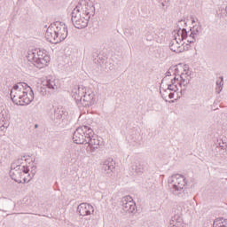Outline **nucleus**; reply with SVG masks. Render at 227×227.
Instances as JSON below:
<instances>
[{
    "label": "nucleus",
    "mask_w": 227,
    "mask_h": 227,
    "mask_svg": "<svg viewBox=\"0 0 227 227\" xmlns=\"http://www.w3.org/2000/svg\"><path fill=\"white\" fill-rule=\"evenodd\" d=\"M186 185L187 181L183 175L176 174L168 177V187L176 196H180L185 191Z\"/></svg>",
    "instance_id": "423d86ee"
},
{
    "label": "nucleus",
    "mask_w": 227,
    "mask_h": 227,
    "mask_svg": "<svg viewBox=\"0 0 227 227\" xmlns=\"http://www.w3.org/2000/svg\"><path fill=\"white\" fill-rule=\"evenodd\" d=\"M46 86L48 88V90H56V80L55 79H48L46 81V83L43 85Z\"/></svg>",
    "instance_id": "b1692460"
},
{
    "label": "nucleus",
    "mask_w": 227,
    "mask_h": 227,
    "mask_svg": "<svg viewBox=\"0 0 227 227\" xmlns=\"http://www.w3.org/2000/svg\"><path fill=\"white\" fill-rule=\"evenodd\" d=\"M58 118L61 121V122H59V125H62V127H65V125H68V112L65 108H60L58 114Z\"/></svg>",
    "instance_id": "f3484780"
},
{
    "label": "nucleus",
    "mask_w": 227,
    "mask_h": 227,
    "mask_svg": "<svg viewBox=\"0 0 227 227\" xmlns=\"http://www.w3.org/2000/svg\"><path fill=\"white\" fill-rule=\"evenodd\" d=\"M172 38L169 42V49L172 52H176V54H180V52H184V38L185 35H187V29L185 28H178L177 30H174L172 32Z\"/></svg>",
    "instance_id": "20e7f679"
},
{
    "label": "nucleus",
    "mask_w": 227,
    "mask_h": 227,
    "mask_svg": "<svg viewBox=\"0 0 227 227\" xmlns=\"http://www.w3.org/2000/svg\"><path fill=\"white\" fill-rule=\"evenodd\" d=\"M162 6H166V4H164V3H162Z\"/></svg>",
    "instance_id": "c9c22d12"
},
{
    "label": "nucleus",
    "mask_w": 227,
    "mask_h": 227,
    "mask_svg": "<svg viewBox=\"0 0 227 227\" xmlns=\"http://www.w3.org/2000/svg\"><path fill=\"white\" fill-rule=\"evenodd\" d=\"M169 92H170V91H168V92H164V95H167V97H168V96H169Z\"/></svg>",
    "instance_id": "c756f323"
},
{
    "label": "nucleus",
    "mask_w": 227,
    "mask_h": 227,
    "mask_svg": "<svg viewBox=\"0 0 227 227\" xmlns=\"http://www.w3.org/2000/svg\"><path fill=\"white\" fill-rule=\"evenodd\" d=\"M191 33L186 31V35H184V40H186L187 43H194L196 42V38H198V35H196L195 30L190 29Z\"/></svg>",
    "instance_id": "412c9836"
},
{
    "label": "nucleus",
    "mask_w": 227,
    "mask_h": 227,
    "mask_svg": "<svg viewBox=\"0 0 227 227\" xmlns=\"http://www.w3.org/2000/svg\"><path fill=\"white\" fill-rule=\"evenodd\" d=\"M85 89L86 88H84V87L76 86L73 90L72 97L74 99H75L76 104H81V100L84 95Z\"/></svg>",
    "instance_id": "2eb2a0df"
},
{
    "label": "nucleus",
    "mask_w": 227,
    "mask_h": 227,
    "mask_svg": "<svg viewBox=\"0 0 227 227\" xmlns=\"http://www.w3.org/2000/svg\"><path fill=\"white\" fill-rule=\"evenodd\" d=\"M192 23L196 22L194 20H192Z\"/></svg>",
    "instance_id": "f704fd0d"
},
{
    "label": "nucleus",
    "mask_w": 227,
    "mask_h": 227,
    "mask_svg": "<svg viewBox=\"0 0 227 227\" xmlns=\"http://www.w3.org/2000/svg\"><path fill=\"white\" fill-rule=\"evenodd\" d=\"M24 162H26L25 157L18 158L16 160H14V161L11 164V168H29V167L24 165Z\"/></svg>",
    "instance_id": "aec40b11"
},
{
    "label": "nucleus",
    "mask_w": 227,
    "mask_h": 227,
    "mask_svg": "<svg viewBox=\"0 0 227 227\" xmlns=\"http://www.w3.org/2000/svg\"><path fill=\"white\" fill-rule=\"evenodd\" d=\"M132 171H135L137 175H141L145 172V165L139 160H135L131 165Z\"/></svg>",
    "instance_id": "6ab92c4d"
},
{
    "label": "nucleus",
    "mask_w": 227,
    "mask_h": 227,
    "mask_svg": "<svg viewBox=\"0 0 227 227\" xmlns=\"http://www.w3.org/2000/svg\"><path fill=\"white\" fill-rule=\"evenodd\" d=\"M54 26H56V23H54Z\"/></svg>",
    "instance_id": "4c0bfd02"
},
{
    "label": "nucleus",
    "mask_w": 227,
    "mask_h": 227,
    "mask_svg": "<svg viewBox=\"0 0 227 227\" xmlns=\"http://www.w3.org/2000/svg\"><path fill=\"white\" fill-rule=\"evenodd\" d=\"M88 129H91L88 126H82L75 129L73 134V141L76 145H87L88 137H90V131Z\"/></svg>",
    "instance_id": "0eeeda50"
},
{
    "label": "nucleus",
    "mask_w": 227,
    "mask_h": 227,
    "mask_svg": "<svg viewBox=\"0 0 227 227\" xmlns=\"http://www.w3.org/2000/svg\"><path fill=\"white\" fill-rule=\"evenodd\" d=\"M170 224L172 226H176V227H184V225H182V223H180V222L175 221V220H171Z\"/></svg>",
    "instance_id": "393cba45"
},
{
    "label": "nucleus",
    "mask_w": 227,
    "mask_h": 227,
    "mask_svg": "<svg viewBox=\"0 0 227 227\" xmlns=\"http://www.w3.org/2000/svg\"><path fill=\"white\" fill-rule=\"evenodd\" d=\"M102 171L106 175H109L114 171V161H113V159L106 160L103 162Z\"/></svg>",
    "instance_id": "dca6fc26"
},
{
    "label": "nucleus",
    "mask_w": 227,
    "mask_h": 227,
    "mask_svg": "<svg viewBox=\"0 0 227 227\" xmlns=\"http://www.w3.org/2000/svg\"><path fill=\"white\" fill-rule=\"evenodd\" d=\"M77 212L82 215V217H86L88 215H91L95 212V207L88 203H81L77 207Z\"/></svg>",
    "instance_id": "9b49d317"
},
{
    "label": "nucleus",
    "mask_w": 227,
    "mask_h": 227,
    "mask_svg": "<svg viewBox=\"0 0 227 227\" xmlns=\"http://www.w3.org/2000/svg\"><path fill=\"white\" fill-rule=\"evenodd\" d=\"M94 10L95 8L86 4V2L77 5L73 10L71 18L74 27H76V29H84V27H88V22H90V19H91Z\"/></svg>",
    "instance_id": "f03ea898"
},
{
    "label": "nucleus",
    "mask_w": 227,
    "mask_h": 227,
    "mask_svg": "<svg viewBox=\"0 0 227 227\" xmlns=\"http://www.w3.org/2000/svg\"><path fill=\"white\" fill-rule=\"evenodd\" d=\"M41 93L43 97H47V89L45 87H41Z\"/></svg>",
    "instance_id": "bb28decb"
},
{
    "label": "nucleus",
    "mask_w": 227,
    "mask_h": 227,
    "mask_svg": "<svg viewBox=\"0 0 227 227\" xmlns=\"http://www.w3.org/2000/svg\"><path fill=\"white\" fill-rule=\"evenodd\" d=\"M180 79L182 82H180L178 80V78L174 77V79L171 80V82L172 83L174 82V84H176V82H177V84L180 86V88H183V86H184V88L185 89V86H187V84H189V82H190L189 72L184 70V72L180 75Z\"/></svg>",
    "instance_id": "4468645a"
},
{
    "label": "nucleus",
    "mask_w": 227,
    "mask_h": 227,
    "mask_svg": "<svg viewBox=\"0 0 227 227\" xmlns=\"http://www.w3.org/2000/svg\"><path fill=\"white\" fill-rule=\"evenodd\" d=\"M192 31H194V33H196V36H198L199 33H201V26L199 27H193L192 28H191Z\"/></svg>",
    "instance_id": "a878e982"
},
{
    "label": "nucleus",
    "mask_w": 227,
    "mask_h": 227,
    "mask_svg": "<svg viewBox=\"0 0 227 227\" xmlns=\"http://www.w3.org/2000/svg\"><path fill=\"white\" fill-rule=\"evenodd\" d=\"M168 98H175V93L170 91L168 93Z\"/></svg>",
    "instance_id": "c85d7f7f"
},
{
    "label": "nucleus",
    "mask_w": 227,
    "mask_h": 227,
    "mask_svg": "<svg viewBox=\"0 0 227 227\" xmlns=\"http://www.w3.org/2000/svg\"><path fill=\"white\" fill-rule=\"evenodd\" d=\"M169 91H174V92L178 91V84H176L175 82H172V83L168 85L167 89L160 90V95L162 98H168V95L164 93H169Z\"/></svg>",
    "instance_id": "a211bd4d"
},
{
    "label": "nucleus",
    "mask_w": 227,
    "mask_h": 227,
    "mask_svg": "<svg viewBox=\"0 0 227 227\" xmlns=\"http://www.w3.org/2000/svg\"><path fill=\"white\" fill-rule=\"evenodd\" d=\"M167 75L169 77V75H171L170 72H167Z\"/></svg>",
    "instance_id": "2f4dec72"
},
{
    "label": "nucleus",
    "mask_w": 227,
    "mask_h": 227,
    "mask_svg": "<svg viewBox=\"0 0 227 227\" xmlns=\"http://www.w3.org/2000/svg\"><path fill=\"white\" fill-rule=\"evenodd\" d=\"M177 196H182V194H180V195H177Z\"/></svg>",
    "instance_id": "e433bc0d"
},
{
    "label": "nucleus",
    "mask_w": 227,
    "mask_h": 227,
    "mask_svg": "<svg viewBox=\"0 0 227 227\" xmlns=\"http://www.w3.org/2000/svg\"><path fill=\"white\" fill-rule=\"evenodd\" d=\"M11 98L17 106H29L35 100V93L27 83L19 82L12 87Z\"/></svg>",
    "instance_id": "f257e3e1"
},
{
    "label": "nucleus",
    "mask_w": 227,
    "mask_h": 227,
    "mask_svg": "<svg viewBox=\"0 0 227 227\" xmlns=\"http://www.w3.org/2000/svg\"><path fill=\"white\" fill-rule=\"evenodd\" d=\"M36 174V166L32 167V170L29 168H20L11 167L10 176L12 180L18 184H27L31 182L33 176Z\"/></svg>",
    "instance_id": "7ed1b4c3"
},
{
    "label": "nucleus",
    "mask_w": 227,
    "mask_h": 227,
    "mask_svg": "<svg viewBox=\"0 0 227 227\" xmlns=\"http://www.w3.org/2000/svg\"><path fill=\"white\" fill-rule=\"evenodd\" d=\"M54 113H56V108H53Z\"/></svg>",
    "instance_id": "72a5a7b5"
},
{
    "label": "nucleus",
    "mask_w": 227,
    "mask_h": 227,
    "mask_svg": "<svg viewBox=\"0 0 227 227\" xmlns=\"http://www.w3.org/2000/svg\"><path fill=\"white\" fill-rule=\"evenodd\" d=\"M223 86H224V79L223 78V76H221L216 81L215 93H217V95H219V93H221V91H223Z\"/></svg>",
    "instance_id": "5701e85b"
},
{
    "label": "nucleus",
    "mask_w": 227,
    "mask_h": 227,
    "mask_svg": "<svg viewBox=\"0 0 227 227\" xmlns=\"http://www.w3.org/2000/svg\"><path fill=\"white\" fill-rule=\"evenodd\" d=\"M121 209L128 214H134L136 212V202L130 195L122 198Z\"/></svg>",
    "instance_id": "9d476101"
},
{
    "label": "nucleus",
    "mask_w": 227,
    "mask_h": 227,
    "mask_svg": "<svg viewBox=\"0 0 227 227\" xmlns=\"http://www.w3.org/2000/svg\"><path fill=\"white\" fill-rule=\"evenodd\" d=\"M58 36L59 42H64V40H67V37L68 36V27L67 26L66 22L59 21Z\"/></svg>",
    "instance_id": "ddd939ff"
},
{
    "label": "nucleus",
    "mask_w": 227,
    "mask_h": 227,
    "mask_svg": "<svg viewBox=\"0 0 227 227\" xmlns=\"http://www.w3.org/2000/svg\"><path fill=\"white\" fill-rule=\"evenodd\" d=\"M27 60L33 63L36 68H43L47 67L51 58L45 52V50H33L28 51Z\"/></svg>",
    "instance_id": "39448f33"
},
{
    "label": "nucleus",
    "mask_w": 227,
    "mask_h": 227,
    "mask_svg": "<svg viewBox=\"0 0 227 227\" xmlns=\"http://www.w3.org/2000/svg\"><path fill=\"white\" fill-rule=\"evenodd\" d=\"M45 38L47 42L56 45L58 43V32L54 29V26L51 24L46 30Z\"/></svg>",
    "instance_id": "f8f14e48"
},
{
    "label": "nucleus",
    "mask_w": 227,
    "mask_h": 227,
    "mask_svg": "<svg viewBox=\"0 0 227 227\" xmlns=\"http://www.w3.org/2000/svg\"><path fill=\"white\" fill-rule=\"evenodd\" d=\"M88 132L87 145H89V151L90 153H95L100 148V139H98V136L93 133V129H88Z\"/></svg>",
    "instance_id": "6e6552de"
},
{
    "label": "nucleus",
    "mask_w": 227,
    "mask_h": 227,
    "mask_svg": "<svg viewBox=\"0 0 227 227\" xmlns=\"http://www.w3.org/2000/svg\"><path fill=\"white\" fill-rule=\"evenodd\" d=\"M95 102H97L95 92L90 89L85 88L82 98L80 102L81 106H82V107H91V106H95Z\"/></svg>",
    "instance_id": "1a4fd4ad"
},
{
    "label": "nucleus",
    "mask_w": 227,
    "mask_h": 227,
    "mask_svg": "<svg viewBox=\"0 0 227 227\" xmlns=\"http://www.w3.org/2000/svg\"><path fill=\"white\" fill-rule=\"evenodd\" d=\"M35 129H38V124H35Z\"/></svg>",
    "instance_id": "473e14b6"
},
{
    "label": "nucleus",
    "mask_w": 227,
    "mask_h": 227,
    "mask_svg": "<svg viewBox=\"0 0 227 227\" xmlns=\"http://www.w3.org/2000/svg\"><path fill=\"white\" fill-rule=\"evenodd\" d=\"M145 36H146L147 42H152V40H153V35H152V34L150 33H147Z\"/></svg>",
    "instance_id": "cd10ccee"
},
{
    "label": "nucleus",
    "mask_w": 227,
    "mask_h": 227,
    "mask_svg": "<svg viewBox=\"0 0 227 227\" xmlns=\"http://www.w3.org/2000/svg\"><path fill=\"white\" fill-rule=\"evenodd\" d=\"M213 227H227V219L216 218L214 221Z\"/></svg>",
    "instance_id": "4be33fe9"
},
{
    "label": "nucleus",
    "mask_w": 227,
    "mask_h": 227,
    "mask_svg": "<svg viewBox=\"0 0 227 227\" xmlns=\"http://www.w3.org/2000/svg\"><path fill=\"white\" fill-rule=\"evenodd\" d=\"M7 204L12 205V200H8Z\"/></svg>",
    "instance_id": "7c9ffc66"
}]
</instances>
